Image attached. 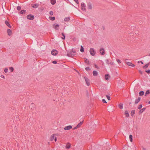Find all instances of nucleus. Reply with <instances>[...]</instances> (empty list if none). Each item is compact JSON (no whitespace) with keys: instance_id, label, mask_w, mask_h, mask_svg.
Returning a JSON list of instances; mask_svg holds the SVG:
<instances>
[{"instance_id":"1","label":"nucleus","mask_w":150,"mask_h":150,"mask_svg":"<svg viewBox=\"0 0 150 150\" xmlns=\"http://www.w3.org/2000/svg\"><path fill=\"white\" fill-rule=\"evenodd\" d=\"M89 52L91 55L92 56H95L96 53L95 49L93 48H90Z\"/></svg>"},{"instance_id":"2","label":"nucleus","mask_w":150,"mask_h":150,"mask_svg":"<svg viewBox=\"0 0 150 150\" xmlns=\"http://www.w3.org/2000/svg\"><path fill=\"white\" fill-rule=\"evenodd\" d=\"M53 27L56 30H58L59 25L57 23L53 24L52 25Z\"/></svg>"},{"instance_id":"3","label":"nucleus","mask_w":150,"mask_h":150,"mask_svg":"<svg viewBox=\"0 0 150 150\" xmlns=\"http://www.w3.org/2000/svg\"><path fill=\"white\" fill-rule=\"evenodd\" d=\"M58 53V52L56 50H53L51 51V54L53 55H56Z\"/></svg>"},{"instance_id":"4","label":"nucleus","mask_w":150,"mask_h":150,"mask_svg":"<svg viewBox=\"0 0 150 150\" xmlns=\"http://www.w3.org/2000/svg\"><path fill=\"white\" fill-rule=\"evenodd\" d=\"M81 9L83 11H86V6L85 4L83 3H81Z\"/></svg>"},{"instance_id":"5","label":"nucleus","mask_w":150,"mask_h":150,"mask_svg":"<svg viewBox=\"0 0 150 150\" xmlns=\"http://www.w3.org/2000/svg\"><path fill=\"white\" fill-rule=\"evenodd\" d=\"M84 78L86 84L87 85V86H89L90 85V81L89 79H88V78L86 77H85Z\"/></svg>"},{"instance_id":"6","label":"nucleus","mask_w":150,"mask_h":150,"mask_svg":"<svg viewBox=\"0 0 150 150\" xmlns=\"http://www.w3.org/2000/svg\"><path fill=\"white\" fill-rule=\"evenodd\" d=\"M27 18L30 20H33L34 18V16L32 15H29L27 16Z\"/></svg>"},{"instance_id":"7","label":"nucleus","mask_w":150,"mask_h":150,"mask_svg":"<svg viewBox=\"0 0 150 150\" xmlns=\"http://www.w3.org/2000/svg\"><path fill=\"white\" fill-rule=\"evenodd\" d=\"M100 54L102 55H103L105 54V50L103 48H101L100 50Z\"/></svg>"},{"instance_id":"8","label":"nucleus","mask_w":150,"mask_h":150,"mask_svg":"<svg viewBox=\"0 0 150 150\" xmlns=\"http://www.w3.org/2000/svg\"><path fill=\"white\" fill-rule=\"evenodd\" d=\"M126 63L128 66L132 67H134L135 66V65L134 64H132L130 62H126Z\"/></svg>"},{"instance_id":"9","label":"nucleus","mask_w":150,"mask_h":150,"mask_svg":"<svg viewBox=\"0 0 150 150\" xmlns=\"http://www.w3.org/2000/svg\"><path fill=\"white\" fill-rule=\"evenodd\" d=\"M72 128V127L71 125L67 126L65 127L64 128V129L65 130H69L71 129Z\"/></svg>"},{"instance_id":"10","label":"nucleus","mask_w":150,"mask_h":150,"mask_svg":"<svg viewBox=\"0 0 150 150\" xmlns=\"http://www.w3.org/2000/svg\"><path fill=\"white\" fill-rule=\"evenodd\" d=\"M87 7L89 9H91L93 7V5L91 3H89L88 4Z\"/></svg>"},{"instance_id":"11","label":"nucleus","mask_w":150,"mask_h":150,"mask_svg":"<svg viewBox=\"0 0 150 150\" xmlns=\"http://www.w3.org/2000/svg\"><path fill=\"white\" fill-rule=\"evenodd\" d=\"M82 122H81L79 123L74 128V129H76L82 125Z\"/></svg>"},{"instance_id":"12","label":"nucleus","mask_w":150,"mask_h":150,"mask_svg":"<svg viewBox=\"0 0 150 150\" xmlns=\"http://www.w3.org/2000/svg\"><path fill=\"white\" fill-rule=\"evenodd\" d=\"M124 113L126 117H128L129 116V112L127 110H125Z\"/></svg>"},{"instance_id":"13","label":"nucleus","mask_w":150,"mask_h":150,"mask_svg":"<svg viewBox=\"0 0 150 150\" xmlns=\"http://www.w3.org/2000/svg\"><path fill=\"white\" fill-rule=\"evenodd\" d=\"M31 6H32V7H33L34 8H37L38 7L39 5L38 4H31Z\"/></svg>"},{"instance_id":"14","label":"nucleus","mask_w":150,"mask_h":150,"mask_svg":"<svg viewBox=\"0 0 150 150\" xmlns=\"http://www.w3.org/2000/svg\"><path fill=\"white\" fill-rule=\"evenodd\" d=\"M93 76H96L98 74V72L96 71H94L93 72Z\"/></svg>"},{"instance_id":"15","label":"nucleus","mask_w":150,"mask_h":150,"mask_svg":"<svg viewBox=\"0 0 150 150\" xmlns=\"http://www.w3.org/2000/svg\"><path fill=\"white\" fill-rule=\"evenodd\" d=\"M110 78V76L109 74H107L105 75V79L106 80H108Z\"/></svg>"},{"instance_id":"16","label":"nucleus","mask_w":150,"mask_h":150,"mask_svg":"<svg viewBox=\"0 0 150 150\" xmlns=\"http://www.w3.org/2000/svg\"><path fill=\"white\" fill-rule=\"evenodd\" d=\"M7 33L9 35H11L12 34V31L11 30L9 29L7 30Z\"/></svg>"},{"instance_id":"17","label":"nucleus","mask_w":150,"mask_h":150,"mask_svg":"<svg viewBox=\"0 0 150 150\" xmlns=\"http://www.w3.org/2000/svg\"><path fill=\"white\" fill-rule=\"evenodd\" d=\"M71 146V144L70 143H68L67 144L66 147L67 149H69L70 148Z\"/></svg>"},{"instance_id":"18","label":"nucleus","mask_w":150,"mask_h":150,"mask_svg":"<svg viewBox=\"0 0 150 150\" xmlns=\"http://www.w3.org/2000/svg\"><path fill=\"white\" fill-rule=\"evenodd\" d=\"M55 137V136L54 134H53L50 137V140L51 141H52L54 139V138Z\"/></svg>"},{"instance_id":"19","label":"nucleus","mask_w":150,"mask_h":150,"mask_svg":"<svg viewBox=\"0 0 150 150\" xmlns=\"http://www.w3.org/2000/svg\"><path fill=\"white\" fill-rule=\"evenodd\" d=\"M123 104L122 103H120L119 104L118 107L119 108L121 109L123 108Z\"/></svg>"},{"instance_id":"20","label":"nucleus","mask_w":150,"mask_h":150,"mask_svg":"<svg viewBox=\"0 0 150 150\" xmlns=\"http://www.w3.org/2000/svg\"><path fill=\"white\" fill-rule=\"evenodd\" d=\"M140 99H141L139 97L137 99L135 100V104L137 103H139V101L140 100Z\"/></svg>"},{"instance_id":"21","label":"nucleus","mask_w":150,"mask_h":150,"mask_svg":"<svg viewBox=\"0 0 150 150\" xmlns=\"http://www.w3.org/2000/svg\"><path fill=\"white\" fill-rule=\"evenodd\" d=\"M51 4L52 5L54 4L56 2V0H50Z\"/></svg>"},{"instance_id":"22","label":"nucleus","mask_w":150,"mask_h":150,"mask_svg":"<svg viewBox=\"0 0 150 150\" xmlns=\"http://www.w3.org/2000/svg\"><path fill=\"white\" fill-rule=\"evenodd\" d=\"M64 20L65 21L68 22L70 20V18L69 17H66L64 18Z\"/></svg>"},{"instance_id":"23","label":"nucleus","mask_w":150,"mask_h":150,"mask_svg":"<svg viewBox=\"0 0 150 150\" xmlns=\"http://www.w3.org/2000/svg\"><path fill=\"white\" fill-rule=\"evenodd\" d=\"M145 109L146 108H143L141 110H140L139 112L141 114L145 110Z\"/></svg>"},{"instance_id":"24","label":"nucleus","mask_w":150,"mask_h":150,"mask_svg":"<svg viewBox=\"0 0 150 150\" xmlns=\"http://www.w3.org/2000/svg\"><path fill=\"white\" fill-rule=\"evenodd\" d=\"M129 139H130V141L132 142L133 141L132 136V135H129Z\"/></svg>"},{"instance_id":"25","label":"nucleus","mask_w":150,"mask_h":150,"mask_svg":"<svg viewBox=\"0 0 150 150\" xmlns=\"http://www.w3.org/2000/svg\"><path fill=\"white\" fill-rule=\"evenodd\" d=\"M135 113V110H132L131 112V115L132 116H133L134 115Z\"/></svg>"},{"instance_id":"26","label":"nucleus","mask_w":150,"mask_h":150,"mask_svg":"<svg viewBox=\"0 0 150 150\" xmlns=\"http://www.w3.org/2000/svg\"><path fill=\"white\" fill-rule=\"evenodd\" d=\"M5 23L6 25H7L10 28L11 27V26L9 23L7 21H5Z\"/></svg>"},{"instance_id":"27","label":"nucleus","mask_w":150,"mask_h":150,"mask_svg":"<svg viewBox=\"0 0 150 150\" xmlns=\"http://www.w3.org/2000/svg\"><path fill=\"white\" fill-rule=\"evenodd\" d=\"M20 13L21 14H25L26 13V11L25 10H22L20 12Z\"/></svg>"},{"instance_id":"28","label":"nucleus","mask_w":150,"mask_h":150,"mask_svg":"<svg viewBox=\"0 0 150 150\" xmlns=\"http://www.w3.org/2000/svg\"><path fill=\"white\" fill-rule=\"evenodd\" d=\"M144 94V92L143 91H141L139 92V96H142Z\"/></svg>"},{"instance_id":"29","label":"nucleus","mask_w":150,"mask_h":150,"mask_svg":"<svg viewBox=\"0 0 150 150\" xmlns=\"http://www.w3.org/2000/svg\"><path fill=\"white\" fill-rule=\"evenodd\" d=\"M85 63H87L88 64H89V61L86 59H85Z\"/></svg>"},{"instance_id":"30","label":"nucleus","mask_w":150,"mask_h":150,"mask_svg":"<svg viewBox=\"0 0 150 150\" xmlns=\"http://www.w3.org/2000/svg\"><path fill=\"white\" fill-rule=\"evenodd\" d=\"M49 18L52 21H54L55 19V18L54 17H50Z\"/></svg>"},{"instance_id":"31","label":"nucleus","mask_w":150,"mask_h":150,"mask_svg":"<svg viewBox=\"0 0 150 150\" xmlns=\"http://www.w3.org/2000/svg\"><path fill=\"white\" fill-rule=\"evenodd\" d=\"M9 70L12 72H13L14 70V69L13 67H10L9 68Z\"/></svg>"},{"instance_id":"32","label":"nucleus","mask_w":150,"mask_h":150,"mask_svg":"<svg viewBox=\"0 0 150 150\" xmlns=\"http://www.w3.org/2000/svg\"><path fill=\"white\" fill-rule=\"evenodd\" d=\"M81 48L80 49V51L81 52H84V49L82 45H81Z\"/></svg>"},{"instance_id":"33","label":"nucleus","mask_w":150,"mask_h":150,"mask_svg":"<svg viewBox=\"0 0 150 150\" xmlns=\"http://www.w3.org/2000/svg\"><path fill=\"white\" fill-rule=\"evenodd\" d=\"M4 71L5 73H7L8 71V69L6 68H5L4 70Z\"/></svg>"},{"instance_id":"34","label":"nucleus","mask_w":150,"mask_h":150,"mask_svg":"<svg viewBox=\"0 0 150 150\" xmlns=\"http://www.w3.org/2000/svg\"><path fill=\"white\" fill-rule=\"evenodd\" d=\"M150 93V90H147L145 93V96H146V94H149Z\"/></svg>"},{"instance_id":"35","label":"nucleus","mask_w":150,"mask_h":150,"mask_svg":"<svg viewBox=\"0 0 150 150\" xmlns=\"http://www.w3.org/2000/svg\"><path fill=\"white\" fill-rule=\"evenodd\" d=\"M149 65V64H147L145 65L144 67L143 68H147Z\"/></svg>"},{"instance_id":"36","label":"nucleus","mask_w":150,"mask_h":150,"mask_svg":"<svg viewBox=\"0 0 150 150\" xmlns=\"http://www.w3.org/2000/svg\"><path fill=\"white\" fill-rule=\"evenodd\" d=\"M85 69L87 71H88L89 70H90V69L89 67H87L85 68Z\"/></svg>"},{"instance_id":"37","label":"nucleus","mask_w":150,"mask_h":150,"mask_svg":"<svg viewBox=\"0 0 150 150\" xmlns=\"http://www.w3.org/2000/svg\"><path fill=\"white\" fill-rule=\"evenodd\" d=\"M142 107V105H139L138 106L139 109H140Z\"/></svg>"},{"instance_id":"38","label":"nucleus","mask_w":150,"mask_h":150,"mask_svg":"<svg viewBox=\"0 0 150 150\" xmlns=\"http://www.w3.org/2000/svg\"><path fill=\"white\" fill-rule=\"evenodd\" d=\"M117 62L119 63H120L121 62V61L119 59H117L116 60Z\"/></svg>"},{"instance_id":"39","label":"nucleus","mask_w":150,"mask_h":150,"mask_svg":"<svg viewBox=\"0 0 150 150\" xmlns=\"http://www.w3.org/2000/svg\"><path fill=\"white\" fill-rule=\"evenodd\" d=\"M106 97L107 98V99L109 100H110V97L108 96V95H106Z\"/></svg>"},{"instance_id":"40","label":"nucleus","mask_w":150,"mask_h":150,"mask_svg":"<svg viewBox=\"0 0 150 150\" xmlns=\"http://www.w3.org/2000/svg\"><path fill=\"white\" fill-rule=\"evenodd\" d=\"M62 35L63 36V37H62V39H65V37L63 33H62Z\"/></svg>"},{"instance_id":"41","label":"nucleus","mask_w":150,"mask_h":150,"mask_svg":"<svg viewBox=\"0 0 150 150\" xmlns=\"http://www.w3.org/2000/svg\"><path fill=\"white\" fill-rule=\"evenodd\" d=\"M50 14L51 15H52L53 14V13L52 11H50Z\"/></svg>"},{"instance_id":"42","label":"nucleus","mask_w":150,"mask_h":150,"mask_svg":"<svg viewBox=\"0 0 150 150\" xmlns=\"http://www.w3.org/2000/svg\"><path fill=\"white\" fill-rule=\"evenodd\" d=\"M17 9L18 10H20L21 9V7L20 6H18L17 7Z\"/></svg>"},{"instance_id":"43","label":"nucleus","mask_w":150,"mask_h":150,"mask_svg":"<svg viewBox=\"0 0 150 150\" xmlns=\"http://www.w3.org/2000/svg\"><path fill=\"white\" fill-rule=\"evenodd\" d=\"M102 101L104 103H107V102H106L105 100V99H103L102 100Z\"/></svg>"},{"instance_id":"44","label":"nucleus","mask_w":150,"mask_h":150,"mask_svg":"<svg viewBox=\"0 0 150 150\" xmlns=\"http://www.w3.org/2000/svg\"><path fill=\"white\" fill-rule=\"evenodd\" d=\"M95 66L96 68L97 69H99V68L96 65H95Z\"/></svg>"},{"instance_id":"45","label":"nucleus","mask_w":150,"mask_h":150,"mask_svg":"<svg viewBox=\"0 0 150 150\" xmlns=\"http://www.w3.org/2000/svg\"><path fill=\"white\" fill-rule=\"evenodd\" d=\"M146 72L150 74V70H146Z\"/></svg>"},{"instance_id":"46","label":"nucleus","mask_w":150,"mask_h":150,"mask_svg":"<svg viewBox=\"0 0 150 150\" xmlns=\"http://www.w3.org/2000/svg\"><path fill=\"white\" fill-rule=\"evenodd\" d=\"M77 4H79V1L78 0H74Z\"/></svg>"},{"instance_id":"47","label":"nucleus","mask_w":150,"mask_h":150,"mask_svg":"<svg viewBox=\"0 0 150 150\" xmlns=\"http://www.w3.org/2000/svg\"><path fill=\"white\" fill-rule=\"evenodd\" d=\"M57 63V62L56 61H54L52 62V63L54 64H56Z\"/></svg>"},{"instance_id":"48","label":"nucleus","mask_w":150,"mask_h":150,"mask_svg":"<svg viewBox=\"0 0 150 150\" xmlns=\"http://www.w3.org/2000/svg\"><path fill=\"white\" fill-rule=\"evenodd\" d=\"M54 140L55 142H56L57 141V138L55 136L54 138Z\"/></svg>"},{"instance_id":"49","label":"nucleus","mask_w":150,"mask_h":150,"mask_svg":"<svg viewBox=\"0 0 150 150\" xmlns=\"http://www.w3.org/2000/svg\"><path fill=\"white\" fill-rule=\"evenodd\" d=\"M67 56L69 57L71 56L70 54H69V53H68Z\"/></svg>"},{"instance_id":"50","label":"nucleus","mask_w":150,"mask_h":150,"mask_svg":"<svg viewBox=\"0 0 150 150\" xmlns=\"http://www.w3.org/2000/svg\"><path fill=\"white\" fill-rule=\"evenodd\" d=\"M1 77L4 79V76H1Z\"/></svg>"},{"instance_id":"51","label":"nucleus","mask_w":150,"mask_h":150,"mask_svg":"<svg viewBox=\"0 0 150 150\" xmlns=\"http://www.w3.org/2000/svg\"><path fill=\"white\" fill-rule=\"evenodd\" d=\"M140 62H141L142 64H143V62H142V61H140Z\"/></svg>"},{"instance_id":"52","label":"nucleus","mask_w":150,"mask_h":150,"mask_svg":"<svg viewBox=\"0 0 150 150\" xmlns=\"http://www.w3.org/2000/svg\"><path fill=\"white\" fill-rule=\"evenodd\" d=\"M139 72L141 74H142V71H139Z\"/></svg>"},{"instance_id":"53","label":"nucleus","mask_w":150,"mask_h":150,"mask_svg":"<svg viewBox=\"0 0 150 150\" xmlns=\"http://www.w3.org/2000/svg\"><path fill=\"white\" fill-rule=\"evenodd\" d=\"M140 62V61H139L138 62V63H139Z\"/></svg>"},{"instance_id":"54","label":"nucleus","mask_w":150,"mask_h":150,"mask_svg":"<svg viewBox=\"0 0 150 150\" xmlns=\"http://www.w3.org/2000/svg\"><path fill=\"white\" fill-rule=\"evenodd\" d=\"M77 72H78V73L79 74V72H78V71H77Z\"/></svg>"},{"instance_id":"55","label":"nucleus","mask_w":150,"mask_h":150,"mask_svg":"<svg viewBox=\"0 0 150 150\" xmlns=\"http://www.w3.org/2000/svg\"><path fill=\"white\" fill-rule=\"evenodd\" d=\"M149 55L150 56V53L149 54Z\"/></svg>"}]
</instances>
